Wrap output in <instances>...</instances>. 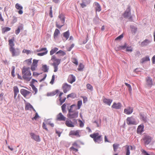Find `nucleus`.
<instances>
[{
	"label": "nucleus",
	"instance_id": "obj_1",
	"mask_svg": "<svg viewBox=\"0 0 155 155\" xmlns=\"http://www.w3.org/2000/svg\"><path fill=\"white\" fill-rule=\"evenodd\" d=\"M15 38L13 37L12 39H9L8 41V45H9V50L12 54V57H16L19 56L20 53V51L18 48H15L14 47Z\"/></svg>",
	"mask_w": 155,
	"mask_h": 155
},
{
	"label": "nucleus",
	"instance_id": "obj_2",
	"mask_svg": "<svg viewBox=\"0 0 155 155\" xmlns=\"http://www.w3.org/2000/svg\"><path fill=\"white\" fill-rule=\"evenodd\" d=\"M77 106L73 104L70 106L68 114V117L70 119L77 118L78 115V111L76 109Z\"/></svg>",
	"mask_w": 155,
	"mask_h": 155
},
{
	"label": "nucleus",
	"instance_id": "obj_3",
	"mask_svg": "<svg viewBox=\"0 0 155 155\" xmlns=\"http://www.w3.org/2000/svg\"><path fill=\"white\" fill-rule=\"evenodd\" d=\"M22 78L25 80L29 81L32 78L31 74L29 67H24L22 70Z\"/></svg>",
	"mask_w": 155,
	"mask_h": 155
},
{
	"label": "nucleus",
	"instance_id": "obj_4",
	"mask_svg": "<svg viewBox=\"0 0 155 155\" xmlns=\"http://www.w3.org/2000/svg\"><path fill=\"white\" fill-rule=\"evenodd\" d=\"M51 60L53 62L51 65L54 68V71L56 72L58 69V66L60 63L61 59L57 58L54 55H53L51 56Z\"/></svg>",
	"mask_w": 155,
	"mask_h": 155
},
{
	"label": "nucleus",
	"instance_id": "obj_5",
	"mask_svg": "<svg viewBox=\"0 0 155 155\" xmlns=\"http://www.w3.org/2000/svg\"><path fill=\"white\" fill-rule=\"evenodd\" d=\"M90 137L93 139L95 143H99L102 141V139L101 138V136L99 135V133H98L91 134Z\"/></svg>",
	"mask_w": 155,
	"mask_h": 155
},
{
	"label": "nucleus",
	"instance_id": "obj_6",
	"mask_svg": "<svg viewBox=\"0 0 155 155\" xmlns=\"http://www.w3.org/2000/svg\"><path fill=\"white\" fill-rule=\"evenodd\" d=\"M58 18H60V20L61 22V23L62 24V25H60L58 24L57 22L56 23V27L59 28H61L64 25V24L65 22V18L64 15L62 14L58 16Z\"/></svg>",
	"mask_w": 155,
	"mask_h": 155
},
{
	"label": "nucleus",
	"instance_id": "obj_7",
	"mask_svg": "<svg viewBox=\"0 0 155 155\" xmlns=\"http://www.w3.org/2000/svg\"><path fill=\"white\" fill-rule=\"evenodd\" d=\"M126 48L127 51L132 52L133 51L132 48L131 46H128L127 44L125 43L124 45L119 46L118 47V50L124 49Z\"/></svg>",
	"mask_w": 155,
	"mask_h": 155
},
{
	"label": "nucleus",
	"instance_id": "obj_8",
	"mask_svg": "<svg viewBox=\"0 0 155 155\" xmlns=\"http://www.w3.org/2000/svg\"><path fill=\"white\" fill-rule=\"evenodd\" d=\"M143 140L144 142V144L146 145L149 144L150 143L152 138L148 135H144L143 138Z\"/></svg>",
	"mask_w": 155,
	"mask_h": 155
},
{
	"label": "nucleus",
	"instance_id": "obj_9",
	"mask_svg": "<svg viewBox=\"0 0 155 155\" xmlns=\"http://www.w3.org/2000/svg\"><path fill=\"white\" fill-rule=\"evenodd\" d=\"M127 123L128 125H136L137 124L135 118L132 117L127 118Z\"/></svg>",
	"mask_w": 155,
	"mask_h": 155
},
{
	"label": "nucleus",
	"instance_id": "obj_10",
	"mask_svg": "<svg viewBox=\"0 0 155 155\" xmlns=\"http://www.w3.org/2000/svg\"><path fill=\"white\" fill-rule=\"evenodd\" d=\"M38 60L36 59H33V63L31 65L30 69L32 71H35L38 65Z\"/></svg>",
	"mask_w": 155,
	"mask_h": 155
},
{
	"label": "nucleus",
	"instance_id": "obj_11",
	"mask_svg": "<svg viewBox=\"0 0 155 155\" xmlns=\"http://www.w3.org/2000/svg\"><path fill=\"white\" fill-rule=\"evenodd\" d=\"M73 122H72L71 120H68L66 121L65 124L66 125L69 127H74V124H76L77 122V120L74 119L73 120Z\"/></svg>",
	"mask_w": 155,
	"mask_h": 155
},
{
	"label": "nucleus",
	"instance_id": "obj_12",
	"mask_svg": "<svg viewBox=\"0 0 155 155\" xmlns=\"http://www.w3.org/2000/svg\"><path fill=\"white\" fill-rule=\"evenodd\" d=\"M62 87L63 91L65 93L70 90L71 86L67 83H65L63 85Z\"/></svg>",
	"mask_w": 155,
	"mask_h": 155
},
{
	"label": "nucleus",
	"instance_id": "obj_13",
	"mask_svg": "<svg viewBox=\"0 0 155 155\" xmlns=\"http://www.w3.org/2000/svg\"><path fill=\"white\" fill-rule=\"evenodd\" d=\"M123 16L125 18H128L129 19L131 18L130 11L129 8H127L125 11Z\"/></svg>",
	"mask_w": 155,
	"mask_h": 155
},
{
	"label": "nucleus",
	"instance_id": "obj_14",
	"mask_svg": "<svg viewBox=\"0 0 155 155\" xmlns=\"http://www.w3.org/2000/svg\"><path fill=\"white\" fill-rule=\"evenodd\" d=\"M43 51H45L43 52L38 53L37 54V55L39 56H42L47 54L48 51H46V49L45 48H43L39 49L37 50V51L40 52Z\"/></svg>",
	"mask_w": 155,
	"mask_h": 155
},
{
	"label": "nucleus",
	"instance_id": "obj_15",
	"mask_svg": "<svg viewBox=\"0 0 155 155\" xmlns=\"http://www.w3.org/2000/svg\"><path fill=\"white\" fill-rule=\"evenodd\" d=\"M133 107H129L124 109V113L127 115L130 114L133 112Z\"/></svg>",
	"mask_w": 155,
	"mask_h": 155
},
{
	"label": "nucleus",
	"instance_id": "obj_16",
	"mask_svg": "<svg viewBox=\"0 0 155 155\" xmlns=\"http://www.w3.org/2000/svg\"><path fill=\"white\" fill-rule=\"evenodd\" d=\"M80 132L79 130H71L69 133V135H72L75 136L77 137H80V135L79 134V133Z\"/></svg>",
	"mask_w": 155,
	"mask_h": 155
},
{
	"label": "nucleus",
	"instance_id": "obj_17",
	"mask_svg": "<svg viewBox=\"0 0 155 155\" xmlns=\"http://www.w3.org/2000/svg\"><path fill=\"white\" fill-rule=\"evenodd\" d=\"M146 80L147 85L148 87H151L153 85L152 79L150 77H148Z\"/></svg>",
	"mask_w": 155,
	"mask_h": 155
},
{
	"label": "nucleus",
	"instance_id": "obj_18",
	"mask_svg": "<svg viewBox=\"0 0 155 155\" xmlns=\"http://www.w3.org/2000/svg\"><path fill=\"white\" fill-rule=\"evenodd\" d=\"M57 119L59 121H65L66 117L61 113H60L57 115Z\"/></svg>",
	"mask_w": 155,
	"mask_h": 155
},
{
	"label": "nucleus",
	"instance_id": "obj_19",
	"mask_svg": "<svg viewBox=\"0 0 155 155\" xmlns=\"http://www.w3.org/2000/svg\"><path fill=\"white\" fill-rule=\"evenodd\" d=\"M121 106L122 105L120 103H116L114 102L112 106V107L116 109H120Z\"/></svg>",
	"mask_w": 155,
	"mask_h": 155
},
{
	"label": "nucleus",
	"instance_id": "obj_20",
	"mask_svg": "<svg viewBox=\"0 0 155 155\" xmlns=\"http://www.w3.org/2000/svg\"><path fill=\"white\" fill-rule=\"evenodd\" d=\"M15 6L17 9L19 10L18 11V14L20 15L22 14L23 12L22 10L23 9V7L18 3H16Z\"/></svg>",
	"mask_w": 155,
	"mask_h": 155
},
{
	"label": "nucleus",
	"instance_id": "obj_21",
	"mask_svg": "<svg viewBox=\"0 0 155 155\" xmlns=\"http://www.w3.org/2000/svg\"><path fill=\"white\" fill-rule=\"evenodd\" d=\"M144 127V125L143 124H141L138 126L137 130L138 134H140L143 132Z\"/></svg>",
	"mask_w": 155,
	"mask_h": 155
},
{
	"label": "nucleus",
	"instance_id": "obj_22",
	"mask_svg": "<svg viewBox=\"0 0 155 155\" xmlns=\"http://www.w3.org/2000/svg\"><path fill=\"white\" fill-rule=\"evenodd\" d=\"M20 92L25 97H26L30 93L29 91L24 89H21L20 90Z\"/></svg>",
	"mask_w": 155,
	"mask_h": 155
},
{
	"label": "nucleus",
	"instance_id": "obj_23",
	"mask_svg": "<svg viewBox=\"0 0 155 155\" xmlns=\"http://www.w3.org/2000/svg\"><path fill=\"white\" fill-rule=\"evenodd\" d=\"M151 41V40L146 39L141 43V45L143 46H146L149 45Z\"/></svg>",
	"mask_w": 155,
	"mask_h": 155
},
{
	"label": "nucleus",
	"instance_id": "obj_24",
	"mask_svg": "<svg viewBox=\"0 0 155 155\" xmlns=\"http://www.w3.org/2000/svg\"><path fill=\"white\" fill-rule=\"evenodd\" d=\"M126 148V155H130V150H132L133 149V147L131 146L126 145L125 146Z\"/></svg>",
	"mask_w": 155,
	"mask_h": 155
},
{
	"label": "nucleus",
	"instance_id": "obj_25",
	"mask_svg": "<svg viewBox=\"0 0 155 155\" xmlns=\"http://www.w3.org/2000/svg\"><path fill=\"white\" fill-rule=\"evenodd\" d=\"M94 5L95 6V9L96 12H99L101 10V8L100 4L97 2H95L94 3Z\"/></svg>",
	"mask_w": 155,
	"mask_h": 155
},
{
	"label": "nucleus",
	"instance_id": "obj_26",
	"mask_svg": "<svg viewBox=\"0 0 155 155\" xmlns=\"http://www.w3.org/2000/svg\"><path fill=\"white\" fill-rule=\"evenodd\" d=\"M31 138L34 139L36 141L38 142L40 141V139L38 136L36 135L33 133H31Z\"/></svg>",
	"mask_w": 155,
	"mask_h": 155
},
{
	"label": "nucleus",
	"instance_id": "obj_27",
	"mask_svg": "<svg viewBox=\"0 0 155 155\" xmlns=\"http://www.w3.org/2000/svg\"><path fill=\"white\" fill-rule=\"evenodd\" d=\"M150 61V59L149 57L148 56H147L141 59L140 62L141 63L143 64L145 63L147 61Z\"/></svg>",
	"mask_w": 155,
	"mask_h": 155
},
{
	"label": "nucleus",
	"instance_id": "obj_28",
	"mask_svg": "<svg viewBox=\"0 0 155 155\" xmlns=\"http://www.w3.org/2000/svg\"><path fill=\"white\" fill-rule=\"evenodd\" d=\"M103 101L105 104H107L109 106H110L112 101V100L111 99H107L105 98H104L103 99Z\"/></svg>",
	"mask_w": 155,
	"mask_h": 155
},
{
	"label": "nucleus",
	"instance_id": "obj_29",
	"mask_svg": "<svg viewBox=\"0 0 155 155\" xmlns=\"http://www.w3.org/2000/svg\"><path fill=\"white\" fill-rule=\"evenodd\" d=\"M31 109H33V110L35 111V109L33 108L32 106L29 103H27L25 107V110H31Z\"/></svg>",
	"mask_w": 155,
	"mask_h": 155
},
{
	"label": "nucleus",
	"instance_id": "obj_30",
	"mask_svg": "<svg viewBox=\"0 0 155 155\" xmlns=\"http://www.w3.org/2000/svg\"><path fill=\"white\" fill-rule=\"evenodd\" d=\"M13 91L14 93V98L16 99L18 94L19 93V90L17 87L15 86L13 87Z\"/></svg>",
	"mask_w": 155,
	"mask_h": 155
},
{
	"label": "nucleus",
	"instance_id": "obj_31",
	"mask_svg": "<svg viewBox=\"0 0 155 155\" xmlns=\"http://www.w3.org/2000/svg\"><path fill=\"white\" fill-rule=\"evenodd\" d=\"M68 80H70V83L72 84L75 81V77L72 74L69 76Z\"/></svg>",
	"mask_w": 155,
	"mask_h": 155
},
{
	"label": "nucleus",
	"instance_id": "obj_32",
	"mask_svg": "<svg viewBox=\"0 0 155 155\" xmlns=\"http://www.w3.org/2000/svg\"><path fill=\"white\" fill-rule=\"evenodd\" d=\"M140 115L141 119L144 122H146L147 121L146 117L142 113H140Z\"/></svg>",
	"mask_w": 155,
	"mask_h": 155
},
{
	"label": "nucleus",
	"instance_id": "obj_33",
	"mask_svg": "<svg viewBox=\"0 0 155 155\" xmlns=\"http://www.w3.org/2000/svg\"><path fill=\"white\" fill-rule=\"evenodd\" d=\"M23 27L22 26H19L17 30H15V33L16 35H18L20 32L21 30H22L23 29Z\"/></svg>",
	"mask_w": 155,
	"mask_h": 155
},
{
	"label": "nucleus",
	"instance_id": "obj_34",
	"mask_svg": "<svg viewBox=\"0 0 155 155\" xmlns=\"http://www.w3.org/2000/svg\"><path fill=\"white\" fill-rule=\"evenodd\" d=\"M32 58H30L28 59H27L25 61L27 65L29 66L32 63Z\"/></svg>",
	"mask_w": 155,
	"mask_h": 155
},
{
	"label": "nucleus",
	"instance_id": "obj_35",
	"mask_svg": "<svg viewBox=\"0 0 155 155\" xmlns=\"http://www.w3.org/2000/svg\"><path fill=\"white\" fill-rule=\"evenodd\" d=\"M59 33L60 31L58 29H56L54 31V38H57V36Z\"/></svg>",
	"mask_w": 155,
	"mask_h": 155
},
{
	"label": "nucleus",
	"instance_id": "obj_36",
	"mask_svg": "<svg viewBox=\"0 0 155 155\" xmlns=\"http://www.w3.org/2000/svg\"><path fill=\"white\" fill-rule=\"evenodd\" d=\"M58 50V48H55L52 49L50 51V54L51 55H52L55 53Z\"/></svg>",
	"mask_w": 155,
	"mask_h": 155
},
{
	"label": "nucleus",
	"instance_id": "obj_37",
	"mask_svg": "<svg viewBox=\"0 0 155 155\" xmlns=\"http://www.w3.org/2000/svg\"><path fill=\"white\" fill-rule=\"evenodd\" d=\"M82 105V101L81 100H80L78 101L77 106H77V110H79L81 106Z\"/></svg>",
	"mask_w": 155,
	"mask_h": 155
},
{
	"label": "nucleus",
	"instance_id": "obj_38",
	"mask_svg": "<svg viewBox=\"0 0 155 155\" xmlns=\"http://www.w3.org/2000/svg\"><path fill=\"white\" fill-rule=\"evenodd\" d=\"M56 54H59V55L61 56H64L66 54V53L61 50H60L56 53Z\"/></svg>",
	"mask_w": 155,
	"mask_h": 155
},
{
	"label": "nucleus",
	"instance_id": "obj_39",
	"mask_svg": "<svg viewBox=\"0 0 155 155\" xmlns=\"http://www.w3.org/2000/svg\"><path fill=\"white\" fill-rule=\"evenodd\" d=\"M64 36L66 38V40H67L69 36V32L68 31L64 33Z\"/></svg>",
	"mask_w": 155,
	"mask_h": 155
},
{
	"label": "nucleus",
	"instance_id": "obj_40",
	"mask_svg": "<svg viewBox=\"0 0 155 155\" xmlns=\"http://www.w3.org/2000/svg\"><path fill=\"white\" fill-rule=\"evenodd\" d=\"M130 27L131 29V31L132 33H135L137 31V28L133 25H131Z\"/></svg>",
	"mask_w": 155,
	"mask_h": 155
},
{
	"label": "nucleus",
	"instance_id": "obj_41",
	"mask_svg": "<svg viewBox=\"0 0 155 155\" xmlns=\"http://www.w3.org/2000/svg\"><path fill=\"white\" fill-rule=\"evenodd\" d=\"M42 70L44 72L48 71V67L46 65H43L42 68Z\"/></svg>",
	"mask_w": 155,
	"mask_h": 155
},
{
	"label": "nucleus",
	"instance_id": "obj_42",
	"mask_svg": "<svg viewBox=\"0 0 155 155\" xmlns=\"http://www.w3.org/2000/svg\"><path fill=\"white\" fill-rule=\"evenodd\" d=\"M84 66L83 65L82 63H80L78 67V70L79 71H82L84 68Z\"/></svg>",
	"mask_w": 155,
	"mask_h": 155
},
{
	"label": "nucleus",
	"instance_id": "obj_43",
	"mask_svg": "<svg viewBox=\"0 0 155 155\" xmlns=\"http://www.w3.org/2000/svg\"><path fill=\"white\" fill-rule=\"evenodd\" d=\"M22 53H26L28 55L31 53V51L30 50L24 49L22 51Z\"/></svg>",
	"mask_w": 155,
	"mask_h": 155
},
{
	"label": "nucleus",
	"instance_id": "obj_44",
	"mask_svg": "<svg viewBox=\"0 0 155 155\" xmlns=\"http://www.w3.org/2000/svg\"><path fill=\"white\" fill-rule=\"evenodd\" d=\"M61 109L62 110V111L63 113H66V111L65 110V108L66 107V105L65 104H64L61 107Z\"/></svg>",
	"mask_w": 155,
	"mask_h": 155
},
{
	"label": "nucleus",
	"instance_id": "obj_45",
	"mask_svg": "<svg viewBox=\"0 0 155 155\" xmlns=\"http://www.w3.org/2000/svg\"><path fill=\"white\" fill-rule=\"evenodd\" d=\"M31 87L33 91H34L35 92V94H36L38 91L37 89V88L35 87V85L33 84H31Z\"/></svg>",
	"mask_w": 155,
	"mask_h": 155
},
{
	"label": "nucleus",
	"instance_id": "obj_46",
	"mask_svg": "<svg viewBox=\"0 0 155 155\" xmlns=\"http://www.w3.org/2000/svg\"><path fill=\"white\" fill-rule=\"evenodd\" d=\"M86 87L90 91H92L93 90V87L90 84H87Z\"/></svg>",
	"mask_w": 155,
	"mask_h": 155
},
{
	"label": "nucleus",
	"instance_id": "obj_47",
	"mask_svg": "<svg viewBox=\"0 0 155 155\" xmlns=\"http://www.w3.org/2000/svg\"><path fill=\"white\" fill-rule=\"evenodd\" d=\"M47 122L46 121H44V122L43 123L42 127L43 129H44L46 130H48L47 128L46 127V125L48 124Z\"/></svg>",
	"mask_w": 155,
	"mask_h": 155
},
{
	"label": "nucleus",
	"instance_id": "obj_48",
	"mask_svg": "<svg viewBox=\"0 0 155 155\" xmlns=\"http://www.w3.org/2000/svg\"><path fill=\"white\" fill-rule=\"evenodd\" d=\"M72 62L76 65H78V61L76 58H73L72 59Z\"/></svg>",
	"mask_w": 155,
	"mask_h": 155
},
{
	"label": "nucleus",
	"instance_id": "obj_49",
	"mask_svg": "<svg viewBox=\"0 0 155 155\" xmlns=\"http://www.w3.org/2000/svg\"><path fill=\"white\" fill-rule=\"evenodd\" d=\"M58 92V90H56L55 91H53L49 93V96H53L55 95Z\"/></svg>",
	"mask_w": 155,
	"mask_h": 155
},
{
	"label": "nucleus",
	"instance_id": "obj_50",
	"mask_svg": "<svg viewBox=\"0 0 155 155\" xmlns=\"http://www.w3.org/2000/svg\"><path fill=\"white\" fill-rule=\"evenodd\" d=\"M123 35L121 34L116 38L115 39V41L120 40L123 38Z\"/></svg>",
	"mask_w": 155,
	"mask_h": 155
},
{
	"label": "nucleus",
	"instance_id": "obj_51",
	"mask_svg": "<svg viewBox=\"0 0 155 155\" xmlns=\"http://www.w3.org/2000/svg\"><path fill=\"white\" fill-rule=\"evenodd\" d=\"M12 68V72H11V74H12V76L13 77H14L15 76V75L14 74L15 67V66H13Z\"/></svg>",
	"mask_w": 155,
	"mask_h": 155
},
{
	"label": "nucleus",
	"instance_id": "obj_52",
	"mask_svg": "<svg viewBox=\"0 0 155 155\" xmlns=\"http://www.w3.org/2000/svg\"><path fill=\"white\" fill-rule=\"evenodd\" d=\"M141 152L142 153L143 155H150L145 150H141Z\"/></svg>",
	"mask_w": 155,
	"mask_h": 155
},
{
	"label": "nucleus",
	"instance_id": "obj_53",
	"mask_svg": "<svg viewBox=\"0 0 155 155\" xmlns=\"http://www.w3.org/2000/svg\"><path fill=\"white\" fill-rule=\"evenodd\" d=\"M125 84L128 88V90L130 92L132 91V88L131 85L130 84L126 83H125Z\"/></svg>",
	"mask_w": 155,
	"mask_h": 155
},
{
	"label": "nucleus",
	"instance_id": "obj_54",
	"mask_svg": "<svg viewBox=\"0 0 155 155\" xmlns=\"http://www.w3.org/2000/svg\"><path fill=\"white\" fill-rule=\"evenodd\" d=\"M80 5L82 8H84L87 5L86 3H84V1H82V2L80 4Z\"/></svg>",
	"mask_w": 155,
	"mask_h": 155
},
{
	"label": "nucleus",
	"instance_id": "obj_55",
	"mask_svg": "<svg viewBox=\"0 0 155 155\" xmlns=\"http://www.w3.org/2000/svg\"><path fill=\"white\" fill-rule=\"evenodd\" d=\"M118 145L116 144H114L113 145L114 150V151H116L117 149V147H118Z\"/></svg>",
	"mask_w": 155,
	"mask_h": 155
},
{
	"label": "nucleus",
	"instance_id": "obj_56",
	"mask_svg": "<svg viewBox=\"0 0 155 155\" xmlns=\"http://www.w3.org/2000/svg\"><path fill=\"white\" fill-rule=\"evenodd\" d=\"M55 75H52L51 79L50 82V83L52 84H53L54 80Z\"/></svg>",
	"mask_w": 155,
	"mask_h": 155
},
{
	"label": "nucleus",
	"instance_id": "obj_57",
	"mask_svg": "<svg viewBox=\"0 0 155 155\" xmlns=\"http://www.w3.org/2000/svg\"><path fill=\"white\" fill-rule=\"evenodd\" d=\"M52 8L51 7H50V12L49 13V16L51 18L53 17L52 11Z\"/></svg>",
	"mask_w": 155,
	"mask_h": 155
},
{
	"label": "nucleus",
	"instance_id": "obj_58",
	"mask_svg": "<svg viewBox=\"0 0 155 155\" xmlns=\"http://www.w3.org/2000/svg\"><path fill=\"white\" fill-rule=\"evenodd\" d=\"M70 150L71 151H74L75 152H76L78 151V149L75 148L73 147H71L70 148Z\"/></svg>",
	"mask_w": 155,
	"mask_h": 155
},
{
	"label": "nucleus",
	"instance_id": "obj_59",
	"mask_svg": "<svg viewBox=\"0 0 155 155\" xmlns=\"http://www.w3.org/2000/svg\"><path fill=\"white\" fill-rule=\"evenodd\" d=\"M40 73H38L36 72H33V76L35 77H37Z\"/></svg>",
	"mask_w": 155,
	"mask_h": 155
},
{
	"label": "nucleus",
	"instance_id": "obj_60",
	"mask_svg": "<svg viewBox=\"0 0 155 155\" xmlns=\"http://www.w3.org/2000/svg\"><path fill=\"white\" fill-rule=\"evenodd\" d=\"M79 122L80 123L79 126L80 127H83L84 126V123L82 122V121L80 120H79Z\"/></svg>",
	"mask_w": 155,
	"mask_h": 155
},
{
	"label": "nucleus",
	"instance_id": "obj_61",
	"mask_svg": "<svg viewBox=\"0 0 155 155\" xmlns=\"http://www.w3.org/2000/svg\"><path fill=\"white\" fill-rule=\"evenodd\" d=\"M66 99V98L64 97L63 100L61 99V100H59L61 105L65 101Z\"/></svg>",
	"mask_w": 155,
	"mask_h": 155
},
{
	"label": "nucleus",
	"instance_id": "obj_62",
	"mask_svg": "<svg viewBox=\"0 0 155 155\" xmlns=\"http://www.w3.org/2000/svg\"><path fill=\"white\" fill-rule=\"evenodd\" d=\"M74 44H72L71 46L69 47L68 48H67V50L68 51H71V49L74 47Z\"/></svg>",
	"mask_w": 155,
	"mask_h": 155
},
{
	"label": "nucleus",
	"instance_id": "obj_63",
	"mask_svg": "<svg viewBox=\"0 0 155 155\" xmlns=\"http://www.w3.org/2000/svg\"><path fill=\"white\" fill-rule=\"evenodd\" d=\"M39 117V116L38 114L37 113H36L35 114V116L32 118V120H34V119L36 120Z\"/></svg>",
	"mask_w": 155,
	"mask_h": 155
},
{
	"label": "nucleus",
	"instance_id": "obj_64",
	"mask_svg": "<svg viewBox=\"0 0 155 155\" xmlns=\"http://www.w3.org/2000/svg\"><path fill=\"white\" fill-rule=\"evenodd\" d=\"M152 61L153 64H155V55L152 58Z\"/></svg>",
	"mask_w": 155,
	"mask_h": 155
}]
</instances>
